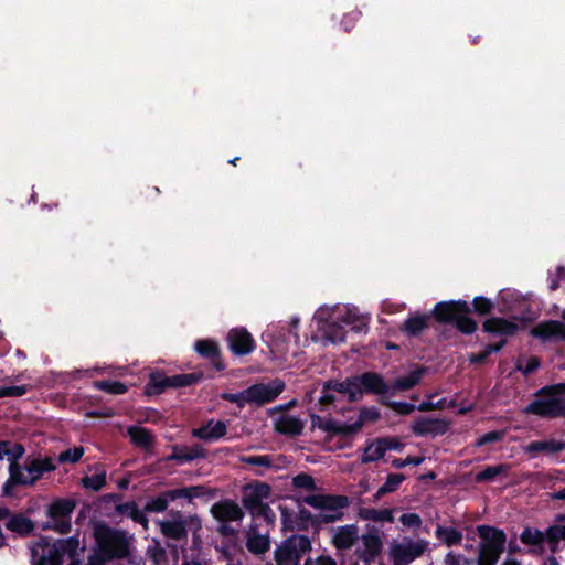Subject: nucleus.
Segmentation results:
<instances>
[{
	"label": "nucleus",
	"instance_id": "nucleus-1",
	"mask_svg": "<svg viewBox=\"0 0 565 565\" xmlns=\"http://www.w3.org/2000/svg\"><path fill=\"white\" fill-rule=\"evenodd\" d=\"M84 551L85 544L75 536L52 544L46 539H40L31 547L32 565H64L66 561L71 563L82 557Z\"/></svg>",
	"mask_w": 565,
	"mask_h": 565
},
{
	"label": "nucleus",
	"instance_id": "nucleus-2",
	"mask_svg": "<svg viewBox=\"0 0 565 565\" xmlns=\"http://www.w3.org/2000/svg\"><path fill=\"white\" fill-rule=\"evenodd\" d=\"M56 469V460L53 457L28 458L23 465H14L9 468V479L3 486V493L9 495L11 487L14 486H33L44 473Z\"/></svg>",
	"mask_w": 565,
	"mask_h": 565
},
{
	"label": "nucleus",
	"instance_id": "nucleus-3",
	"mask_svg": "<svg viewBox=\"0 0 565 565\" xmlns=\"http://www.w3.org/2000/svg\"><path fill=\"white\" fill-rule=\"evenodd\" d=\"M547 395L529 404L525 412L542 417H565V384L547 388Z\"/></svg>",
	"mask_w": 565,
	"mask_h": 565
},
{
	"label": "nucleus",
	"instance_id": "nucleus-4",
	"mask_svg": "<svg viewBox=\"0 0 565 565\" xmlns=\"http://www.w3.org/2000/svg\"><path fill=\"white\" fill-rule=\"evenodd\" d=\"M96 544L106 555L125 557L129 553V541L125 532L113 530L105 524H97L94 529Z\"/></svg>",
	"mask_w": 565,
	"mask_h": 565
},
{
	"label": "nucleus",
	"instance_id": "nucleus-5",
	"mask_svg": "<svg viewBox=\"0 0 565 565\" xmlns=\"http://www.w3.org/2000/svg\"><path fill=\"white\" fill-rule=\"evenodd\" d=\"M311 508L321 511L320 518L324 522H334L343 516L342 510L350 503L345 495L311 494L302 499Z\"/></svg>",
	"mask_w": 565,
	"mask_h": 565
},
{
	"label": "nucleus",
	"instance_id": "nucleus-6",
	"mask_svg": "<svg viewBox=\"0 0 565 565\" xmlns=\"http://www.w3.org/2000/svg\"><path fill=\"white\" fill-rule=\"evenodd\" d=\"M311 550V542L305 535H291L275 550L277 565H299L302 556Z\"/></svg>",
	"mask_w": 565,
	"mask_h": 565
},
{
	"label": "nucleus",
	"instance_id": "nucleus-7",
	"mask_svg": "<svg viewBox=\"0 0 565 565\" xmlns=\"http://www.w3.org/2000/svg\"><path fill=\"white\" fill-rule=\"evenodd\" d=\"M427 548L424 540L404 537L401 541H393L388 548V556L393 565H409L420 557Z\"/></svg>",
	"mask_w": 565,
	"mask_h": 565
},
{
	"label": "nucleus",
	"instance_id": "nucleus-8",
	"mask_svg": "<svg viewBox=\"0 0 565 565\" xmlns=\"http://www.w3.org/2000/svg\"><path fill=\"white\" fill-rule=\"evenodd\" d=\"M383 541L376 529H369L361 535L354 544V555L363 562L364 565H371L381 555Z\"/></svg>",
	"mask_w": 565,
	"mask_h": 565
},
{
	"label": "nucleus",
	"instance_id": "nucleus-9",
	"mask_svg": "<svg viewBox=\"0 0 565 565\" xmlns=\"http://www.w3.org/2000/svg\"><path fill=\"white\" fill-rule=\"evenodd\" d=\"M477 533L481 540L478 554L500 558L507 541L505 533L490 525L477 526Z\"/></svg>",
	"mask_w": 565,
	"mask_h": 565
},
{
	"label": "nucleus",
	"instance_id": "nucleus-10",
	"mask_svg": "<svg viewBox=\"0 0 565 565\" xmlns=\"http://www.w3.org/2000/svg\"><path fill=\"white\" fill-rule=\"evenodd\" d=\"M157 523L162 535L171 540L184 539L188 533V525H193L195 530L201 529L200 521L196 518L186 519L179 511L170 512L167 519L159 520Z\"/></svg>",
	"mask_w": 565,
	"mask_h": 565
},
{
	"label": "nucleus",
	"instance_id": "nucleus-11",
	"mask_svg": "<svg viewBox=\"0 0 565 565\" xmlns=\"http://www.w3.org/2000/svg\"><path fill=\"white\" fill-rule=\"evenodd\" d=\"M330 318L339 320L343 326L350 327L355 332L367 329L370 316L361 313L354 306L343 305L329 307Z\"/></svg>",
	"mask_w": 565,
	"mask_h": 565
},
{
	"label": "nucleus",
	"instance_id": "nucleus-12",
	"mask_svg": "<svg viewBox=\"0 0 565 565\" xmlns=\"http://www.w3.org/2000/svg\"><path fill=\"white\" fill-rule=\"evenodd\" d=\"M75 508L72 500L60 499L52 502L47 508V515L52 520L46 527L58 533H66L71 529V514Z\"/></svg>",
	"mask_w": 565,
	"mask_h": 565
},
{
	"label": "nucleus",
	"instance_id": "nucleus-13",
	"mask_svg": "<svg viewBox=\"0 0 565 565\" xmlns=\"http://www.w3.org/2000/svg\"><path fill=\"white\" fill-rule=\"evenodd\" d=\"M315 319L318 322V329L323 333L330 343H340L345 339L344 326L335 319L330 318L329 307H320Z\"/></svg>",
	"mask_w": 565,
	"mask_h": 565
},
{
	"label": "nucleus",
	"instance_id": "nucleus-14",
	"mask_svg": "<svg viewBox=\"0 0 565 565\" xmlns=\"http://www.w3.org/2000/svg\"><path fill=\"white\" fill-rule=\"evenodd\" d=\"M284 388L285 384L280 380L252 385L247 388L249 404L263 405L271 403L281 394Z\"/></svg>",
	"mask_w": 565,
	"mask_h": 565
},
{
	"label": "nucleus",
	"instance_id": "nucleus-15",
	"mask_svg": "<svg viewBox=\"0 0 565 565\" xmlns=\"http://www.w3.org/2000/svg\"><path fill=\"white\" fill-rule=\"evenodd\" d=\"M359 533V526L355 524L332 526L329 530L331 544L338 551H347L354 547Z\"/></svg>",
	"mask_w": 565,
	"mask_h": 565
},
{
	"label": "nucleus",
	"instance_id": "nucleus-16",
	"mask_svg": "<svg viewBox=\"0 0 565 565\" xmlns=\"http://www.w3.org/2000/svg\"><path fill=\"white\" fill-rule=\"evenodd\" d=\"M525 323L526 320L524 318L518 317H514L512 320L489 318L483 322V330L495 335L510 337L525 327Z\"/></svg>",
	"mask_w": 565,
	"mask_h": 565
},
{
	"label": "nucleus",
	"instance_id": "nucleus-17",
	"mask_svg": "<svg viewBox=\"0 0 565 565\" xmlns=\"http://www.w3.org/2000/svg\"><path fill=\"white\" fill-rule=\"evenodd\" d=\"M193 374H180L172 376L152 375L147 385L148 393H160L166 387H182L191 385L194 382Z\"/></svg>",
	"mask_w": 565,
	"mask_h": 565
},
{
	"label": "nucleus",
	"instance_id": "nucleus-18",
	"mask_svg": "<svg viewBox=\"0 0 565 565\" xmlns=\"http://www.w3.org/2000/svg\"><path fill=\"white\" fill-rule=\"evenodd\" d=\"M530 334L541 341L565 340V324L561 321H543L533 327Z\"/></svg>",
	"mask_w": 565,
	"mask_h": 565
},
{
	"label": "nucleus",
	"instance_id": "nucleus-19",
	"mask_svg": "<svg viewBox=\"0 0 565 565\" xmlns=\"http://www.w3.org/2000/svg\"><path fill=\"white\" fill-rule=\"evenodd\" d=\"M230 349L237 355L250 353L255 349L252 334L244 328L232 329L227 334Z\"/></svg>",
	"mask_w": 565,
	"mask_h": 565
},
{
	"label": "nucleus",
	"instance_id": "nucleus-20",
	"mask_svg": "<svg viewBox=\"0 0 565 565\" xmlns=\"http://www.w3.org/2000/svg\"><path fill=\"white\" fill-rule=\"evenodd\" d=\"M447 429L448 424L445 420L433 417H419L412 424L413 433L418 436L441 435L445 434Z\"/></svg>",
	"mask_w": 565,
	"mask_h": 565
},
{
	"label": "nucleus",
	"instance_id": "nucleus-21",
	"mask_svg": "<svg viewBox=\"0 0 565 565\" xmlns=\"http://www.w3.org/2000/svg\"><path fill=\"white\" fill-rule=\"evenodd\" d=\"M460 312H469L466 301H444L434 308V316L440 322H454Z\"/></svg>",
	"mask_w": 565,
	"mask_h": 565
},
{
	"label": "nucleus",
	"instance_id": "nucleus-22",
	"mask_svg": "<svg viewBox=\"0 0 565 565\" xmlns=\"http://www.w3.org/2000/svg\"><path fill=\"white\" fill-rule=\"evenodd\" d=\"M227 433V425L223 420H209L199 428L192 430V435L204 441H215Z\"/></svg>",
	"mask_w": 565,
	"mask_h": 565
},
{
	"label": "nucleus",
	"instance_id": "nucleus-23",
	"mask_svg": "<svg viewBox=\"0 0 565 565\" xmlns=\"http://www.w3.org/2000/svg\"><path fill=\"white\" fill-rule=\"evenodd\" d=\"M211 513L218 521L227 522V521H239L244 516V512L241 507L231 500H225L215 503L211 508Z\"/></svg>",
	"mask_w": 565,
	"mask_h": 565
},
{
	"label": "nucleus",
	"instance_id": "nucleus-24",
	"mask_svg": "<svg viewBox=\"0 0 565 565\" xmlns=\"http://www.w3.org/2000/svg\"><path fill=\"white\" fill-rule=\"evenodd\" d=\"M311 425L331 435L348 436L352 435L350 424L347 422H338L330 417L311 415Z\"/></svg>",
	"mask_w": 565,
	"mask_h": 565
},
{
	"label": "nucleus",
	"instance_id": "nucleus-25",
	"mask_svg": "<svg viewBox=\"0 0 565 565\" xmlns=\"http://www.w3.org/2000/svg\"><path fill=\"white\" fill-rule=\"evenodd\" d=\"M565 449V441L548 439L532 441L524 447V451L531 457H536L539 454L554 455Z\"/></svg>",
	"mask_w": 565,
	"mask_h": 565
},
{
	"label": "nucleus",
	"instance_id": "nucleus-26",
	"mask_svg": "<svg viewBox=\"0 0 565 565\" xmlns=\"http://www.w3.org/2000/svg\"><path fill=\"white\" fill-rule=\"evenodd\" d=\"M520 541L532 548L533 552H545L546 536L544 531L526 526L520 534Z\"/></svg>",
	"mask_w": 565,
	"mask_h": 565
},
{
	"label": "nucleus",
	"instance_id": "nucleus-27",
	"mask_svg": "<svg viewBox=\"0 0 565 565\" xmlns=\"http://www.w3.org/2000/svg\"><path fill=\"white\" fill-rule=\"evenodd\" d=\"M360 376L349 379L344 382H335L332 385V390L338 393H343L349 396L351 401H356L364 394L362 382Z\"/></svg>",
	"mask_w": 565,
	"mask_h": 565
},
{
	"label": "nucleus",
	"instance_id": "nucleus-28",
	"mask_svg": "<svg viewBox=\"0 0 565 565\" xmlns=\"http://www.w3.org/2000/svg\"><path fill=\"white\" fill-rule=\"evenodd\" d=\"M364 393L384 394L387 393L390 386L383 377L377 373L369 372L360 376Z\"/></svg>",
	"mask_w": 565,
	"mask_h": 565
},
{
	"label": "nucleus",
	"instance_id": "nucleus-29",
	"mask_svg": "<svg viewBox=\"0 0 565 565\" xmlns=\"http://www.w3.org/2000/svg\"><path fill=\"white\" fill-rule=\"evenodd\" d=\"M275 428L281 434L297 436L301 434L303 424L296 416L282 415L276 420Z\"/></svg>",
	"mask_w": 565,
	"mask_h": 565
},
{
	"label": "nucleus",
	"instance_id": "nucleus-30",
	"mask_svg": "<svg viewBox=\"0 0 565 565\" xmlns=\"http://www.w3.org/2000/svg\"><path fill=\"white\" fill-rule=\"evenodd\" d=\"M25 450L21 444L11 441H0V460H7L11 466L20 465L18 460L24 455Z\"/></svg>",
	"mask_w": 565,
	"mask_h": 565
},
{
	"label": "nucleus",
	"instance_id": "nucleus-31",
	"mask_svg": "<svg viewBox=\"0 0 565 565\" xmlns=\"http://www.w3.org/2000/svg\"><path fill=\"white\" fill-rule=\"evenodd\" d=\"M384 441L382 438H377L371 441L364 449L361 457L362 463L374 462L383 458L386 454Z\"/></svg>",
	"mask_w": 565,
	"mask_h": 565
},
{
	"label": "nucleus",
	"instance_id": "nucleus-32",
	"mask_svg": "<svg viewBox=\"0 0 565 565\" xmlns=\"http://www.w3.org/2000/svg\"><path fill=\"white\" fill-rule=\"evenodd\" d=\"M544 535L546 536L547 548L552 553H555L558 548L559 542L565 541V525L556 524L548 526L544 531Z\"/></svg>",
	"mask_w": 565,
	"mask_h": 565
},
{
	"label": "nucleus",
	"instance_id": "nucleus-33",
	"mask_svg": "<svg viewBox=\"0 0 565 565\" xmlns=\"http://www.w3.org/2000/svg\"><path fill=\"white\" fill-rule=\"evenodd\" d=\"M435 534L447 546L458 545L462 541V533L455 527L437 525Z\"/></svg>",
	"mask_w": 565,
	"mask_h": 565
},
{
	"label": "nucleus",
	"instance_id": "nucleus-34",
	"mask_svg": "<svg viewBox=\"0 0 565 565\" xmlns=\"http://www.w3.org/2000/svg\"><path fill=\"white\" fill-rule=\"evenodd\" d=\"M380 413L376 408H363L361 409L358 419L349 423L351 434H355L362 429V427L367 423H374L379 419Z\"/></svg>",
	"mask_w": 565,
	"mask_h": 565
},
{
	"label": "nucleus",
	"instance_id": "nucleus-35",
	"mask_svg": "<svg viewBox=\"0 0 565 565\" xmlns=\"http://www.w3.org/2000/svg\"><path fill=\"white\" fill-rule=\"evenodd\" d=\"M425 371L426 370L424 367H419L417 370L412 371L406 376L396 379L392 388L398 390V391H406V390L414 387L420 381Z\"/></svg>",
	"mask_w": 565,
	"mask_h": 565
},
{
	"label": "nucleus",
	"instance_id": "nucleus-36",
	"mask_svg": "<svg viewBox=\"0 0 565 565\" xmlns=\"http://www.w3.org/2000/svg\"><path fill=\"white\" fill-rule=\"evenodd\" d=\"M246 546L254 554H263L269 548V540L266 535L249 532Z\"/></svg>",
	"mask_w": 565,
	"mask_h": 565
},
{
	"label": "nucleus",
	"instance_id": "nucleus-37",
	"mask_svg": "<svg viewBox=\"0 0 565 565\" xmlns=\"http://www.w3.org/2000/svg\"><path fill=\"white\" fill-rule=\"evenodd\" d=\"M106 470L102 467H97L94 475L86 476L82 479V484L86 489L98 491L106 484Z\"/></svg>",
	"mask_w": 565,
	"mask_h": 565
},
{
	"label": "nucleus",
	"instance_id": "nucleus-38",
	"mask_svg": "<svg viewBox=\"0 0 565 565\" xmlns=\"http://www.w3.org/2000/svg\"><path fill=\"white\" fill-rule=\"evenodd\" d=\"M429 321L428 315H416L413 317H409L404 322V331L407 332L409 335H416L420 331L427 328Z\"/></svg>",
	"mask_w": 565,
	"mask_h": 565
},
{
	"label": "nucleus",
	"instance_id": "nucleus-39",
	"mask_svg": "<svg viewBox=\"0 0 565 565\" xmlns=\"http://www.w3.org/2000/svg\"><path fill=\"white\" fill-rule=\"evenodd\" d=\"M392 509H364L361 516L365 520L373 522H390L394 521Z\"/></svg>",
	"mask_w": 565,
	"mask_h": 565
},
{
	"label": "nucleus",
	"instance_id": "nucleus-40",
	"mask_svg": "<svg viewBox=\"0 0 565 565\" xmlns=\"http://www.w3.org/2000/svg\"><path fill=\"white\" fill-rule=\"evenodd\" d=\"M169 499L172 501H175L178 499H193L198 498L204 494V488L201 486H193V487H185V488H179L169 490Z\"/></svg>",
	"mask_w": 565,
	"mask_h": 565
},
{
	"label": "nucleus",
	"instance_id": "nucleus-41",
	"mask_svg": "<svg viewBox=\"0 0 565 565\" xmlns=\"http://www.w3.org/2000/svg\"><path fill=\"white\" fill-rule=\"evenodd\" d=\"M128 434L132 443L139 447L148 448L152 443V436L150 431L143 427L131 426L128 429Z\"/></svg>",
	"mask_w": 565,
	"mask_h": 565
},
{
	"label": "nucleus",
	"instance_id": "nucleus-42",
	"mask_svg": "<svg viewBox=\"0 0 565 565\" xmlns=\"http://www.w3.org/2000/svg\"><path fill=\"white\" fill-rule=\"evenodd\" d=\"M7 529L19 534H26L33 530V523L23 515H14L7 522Z\"/></svg>",
	"mask_w": 565,
	"mask_h": 565
},
{
	"label": "nucleus",
	"instance_id": "nucleus-43",
	"mask_svg": "<svg viewBox=\"0 0 565 565\" xmlns=\"http://www.w3.org/2000/svg\"><path fill=\"white\" fill-rule=\"evenodd\" d=\"M241 461L260 468L259 472L276 467L274 457L268 455L246 456L242 457Z\"/></svg>",
	"mask_w": 565,
	"mask_h": 565
},
{
	"label": "nucleus",
	"instance_id": "nucleus-44",
	"mask_svg": "<svg viewBox=\"0 0 565 565\" xmlns=\"http://www.w3.org/2000/svg\"><path fill=\"white\" fill-rule=\"evenodd\" d=\"M509 467L507 465L489 466L482 471L478 472L475 477V480L477 482L492 481L497 477L505 475Z\"/></svg>",
	"mask_w": 565,
	"mask_h": 565
},
{
	"label": "nucleus",
	"instance_id": "nucleus-45",
	"mask_svg": "<svg viewBox=\"0 0 565 565\" xmlns=\"http://www.w3.org/2000/svg\"><path fill=\"white\" fill-rule=\"evenodd\" d=\"M169 492H162L158 497L148 500L145 510L148 512H163L170 504Z\"/></svg>",
	"mask_w": 565,
	"mask_h": 565
},
{
	"label": "nucleus",
	"instance_id": "nucleus-46",
	"mask_svg": "<svg viewBox=\"0 0 565 565\" xmlns=\"http://www.w3.org/2000/svg\"><path fill=\"white\" fill-rule=\"evenodd\" d=\"M205 457V451L202 447L200 446H195V447H192L190 449H185V450H178L173 454V459H175L177 461L183 463V462H189V461H192L194 459H198V458H203Z\"/></svg>",
	"mask_w": 565,
	"mask_h": 565
},
{
	"label": "nucleus",
	"instance_id": "nucleus-47",
	"mask_svg": "<svg viewBox=\"0 0 565 565\" xmlns=\"http://www.w3.org/2000/svg\"><path fill=\"white\" fill-rule=\"evenodd\" d=\"M194 349L201 356L212 360L218 355L217 344L212 340H199L195 342Z\"/></svg>",
	"mask_w": 565,
	"mask_h": 565
},
{
	"label": "nucleus",
	"instance_id": "nucleus-48",
	"mask_svg": "<svg viewBox=\"0 0 565 565\" xmlns=\"http://www.w3.org/2000/svg\"><path fill=\"white\" fill-rule=\"evenodd\" d=\"M405 480V476L402 473H391L387 476L384 484L377 490L376 495L381 497L386 493L394 492L398 489L402 482Z\"/></svg>",
	"mask_w": 565,
	"mask_h": 565
},
{
	"label": "nucleus",
	"instance_id": "nucleus-49",
	"mask_svg": "<svg viewBox=\"0 0 565 565\" xmlns=\"http://www.w3.org/2000/svg\"><path fill=\"white\" fill-rule=\"evenodd\" d=\"M94 387L109 394L119 395L127 392V386L118 381H97Z\"/></svg>",
	"mask_w": 565,
	"mask_h": 565
},
{
	"label": "nucleus",
	"instance_id": "nucleus-50",
	"mask_svg": "<svg viewBox=\"0 0 565 565\" xmlns=\"http://www.w3.org/2000/svg\"><path fill=\"white\" fill-rule=\"evenodd\" d=\"M243 502L244 507L252 513L267 514V511H270L267 504H264L260 499L252 494L249 491L245 494Z\"/></svg>",
	"mask_w": 565,
	"mask_h": 565
},
{
	"label": "nucleus",
	"instance_id": "nucleus-51",
	"mask_svg": "<svg viewBox=\"0 0 565 565\" xmlns=\"http://www.w3.org/2000/svg\"><path fill=\"white\" fill-rule=\"evenodd\" d=\"M85 450L83 447H73L62 451L56 460V463H76L84 456Z\"/></svg>",
	"mask_w": 565,
	"mask_h": 565
},
{
	"label": "nucleus",
	"instance_id": "nucleus-52",
	"mask_svg": "<svg viewBox=\"0 0 565 565\" xmlns=\"http://www.w3.org/2000/svg\"><path fill=\"white\" fill-rule=\"evenodd\" d=\"M467 313L468 312H460L454 322L461 332L470 334L476 331L477 323L471 318H469Z\"/></svg>",
	"mask_w": 565,
	"mask_h": 565
},
{
	"label": "nucleus",
	"instance_id": "nucleus-53",
	"mask_svg": "<svg viewBox=\"0 0 565 565\" xmlns=\"http://www.w3.org/2000/svg\"><path fill=\"white\" fill-rule=\"evenodd\" d=\"M117 511L122 514V515H126L128 518H130L131 520H134L135 522L137 521V519H139V516L142 514V510L139 509V507L137 505L136 502L134 501H129V502H125L122 504H119L117 505Z\"/></svg>",
	"mask_w": 565,
	"mask_h": 565
},
{
	"label": "nucleus",
	"instance_id": "nucleus-54",
	"mask_svg": "<svg viewBox=\"0 0 565 565\" xmlns=\"http://www.w3.org/2000/svg\"><path fill=\"white\" fill-rule=\"evenodd\" d=\"M292 486L297 489H303L307 491H313L316 489L315 480L311 476L306 473H299L292 478Z\"/></svg>",
	"mask_w": 565,
	"mask_h": 565
},
{
	"label": "nucleus",
	"instance_id": "nucleus-55",
	"mask_svg": "<svg viewBox=\"0 0 565 565\" xmlns=\"http://www.w3.org/2000/svg\"><path fill=\"white\" fill-rule=\"evenodd\" d=\"M221 397L225 401L236 404L238 407L243 408L245 405L249 404V397L247 396V388L238 392V393H223Z\"/></svg>",
	"mask_w": 565,
	"mask_h": 565
},
{
	"label": "nucleus",
	"instance_id": "nucleus-56",
	"mask_svg": "<svg viewBox=\"0 0 565 565\" xmlns=\"http://www.w3.org/2000/svg\"><path fill=\"white\" fill-rule=\"evenodd\" d=\"M113 558L111 555H106L105 551L95 545L93 554L88 558V565H106Z\"/></svg>",
	"mask_w": 565,
	"mask_h": 565
},
{
	"label": "nucleus",
	"instance_id": "nucleus-57",
	"mask_svg": "<svg viewBox=\"0 0 565 565\" xmlns=\"http://www.w3.org/2000/svg\"><path fill=\"white\" fill-rule=\"evenodd\" d=\"M445 565H475V559L467 558L463 555L449 552L445 557Z\"/></svg>",
	"mask_w": 565,
	"mask_h": 565
},
{
	"label": "nucleus",
	"instance_id": "nucleus-58",
	"mask_svg": "<svg viewBox=\"0 0 565 565\" xmlns=\"http://www.w3.org/2000/svg\"><path fill=\"white\" fill-rule=\"evenodd\" d=\"M399 521L407 529H418L423 523L420 516L416 513H405L399 518Z\"/></svg>",
	"mask_w": 565,
	"mask_h": 565
},
{
	"label": "nucleus",
	"instance_id": "nucleus-59",
	"mask_svg": "<svg viewBox=\"0 0 565 565\" xmlns=\"http://www.w3.org/2000/svg\"><path fill=\"white\" fill-rule=\"evenodd\" d=\"M26 393V387L24 385H12L4 386L0 388V398L6 396L19 397Z\"/></svg>",
	"mask_w": 565,
	"mask_h": 565
},
{
	"label": "nucleus",
	"instance_id": "nucleus-60",
	"mask_svg": "<svg viewBox=\"0 0 565 565\" xmlns=\"http://www.w3.org/2000/svg\"><path fill=\"white\" fill-rule=\"evenodd\" d=\"M424 461H425V457H423V456H419V457H407L405 459H394L392 461V466L394 468L401 469V468H404V467H406L408 465L419 466Z\"/></svg>",
	"mask_w": 565,
	"mask_h": 565
},
{
	"label": "nucleus",
	"instance_id": "nucleus-61",
	"mask_svg": "<svg viewBox=\"0 0 565 565\" xmlns=\"http://www.w3.org/2000/svg\"><path fill=\"white\" fill-rule=\"evenodd\" d=\"M473 307L480 315L489 313L492 309V303L489 299L483 297H476L473 300Z\"/></svg>",
	"mask_w": 565,
	"mask_h": 565
},
{
	"label": "nucleus",
	"instance_id": "nucleus-62",
	"mask_svg": "<svg viewBox=\"0 0 565 565\" xmlns=\"http://www.w3.org/2000/svg\"><path fill=\"white\" fill-rule=\"evenodd\" d=\"M565 280V268L563 266H558L556 268L555 274L551 275L550 278V289L556 290L559 287L561 281Z\"/></svg>",
	"mask_w": 565,
	"mask_h": 565
},
{
	"label": "nucleus",
	"instance_id": "nucleus-63",
	"mask_svg": "<svg viewBox=\"0 0 565 565\" xmlns=\"http://www.w3.org/2000/svg\"><path fill=\"white\" fill-rule=\"evenodd\" d=\"M248 491L263 501L269 497L270 487L266 483H259L249 488Z\"/></svg>",
	"mask_w": 565,
	"mask_h": 565
},
{
	"label": "nucleus",
	"instance_id": "nucleus-64",
	"mask_svg": "<svg viewBox=\"0 0 565 565\" xmlns=\"http://www.w3.org/2000/svg\"><path fill=\"white\" fill-rule=\"evenodd\" d=\"M305 565H337V562L331 556L321 555L306 559Z\"/></svg>",
	"mask_w": 565,
	"mask_h": 565
}]
</instances>
